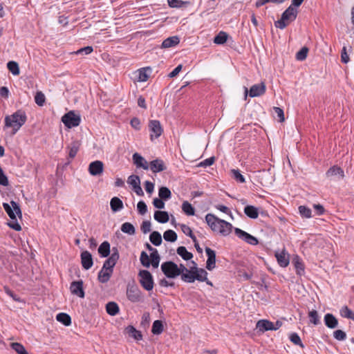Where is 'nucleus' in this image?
Masks as SVG:
<instances>
[{
    "mask_svg": "<svg viewBox=\"0 0 354 354\" xmlns=\"http://www.w3.org/2000/svg\"><path fill=\"white\" fill-rule=\"evenodd\" d=\"M161 270L168 278H176L180 275L178 266L173 261H166L162 263Z\"/></svg>",
    "mask_w": 354,
    "mask_h": 354,
    "instance_id": "6e6552de",
    "label": "nucleus"
},
{
    "mask_svg": "<svg viewBox=\"0 0 354 354\" xmlns=\"http://www.w3.org/2000/svg\"><path fill=\"white\" fill-rule=\"evenodd\" d=\"M205 252L207 256L206 268L211 271L216 267V252L210 248L206 247Z\"/></svg>",
    "mask_w": 354,
    "mask_h": 354,
    "instance_id": "2eb2a0df",
    "label": "nucleus"
},
{
    "mask_svg": "<svg viewBox=\"0 0 354 354\" xmlns=\"http://www.w3.org/2000/svg\"><path fill=\"white\" fill-rule=\"evenodd\" d=\"M292 263L296 270L297 274L301 276L304 274V264L299 256L296 255L294 257L292 260Z\"/></svg>",
    "mask_w": 354,
    "mask_h": 354,
    "instance_id": "b1692460",
    "label": "nucleus"
},
{
    "mask_svg": "<svg viewBox=\"0 0 354 354\" xmlns=\"http://www.w3.org/2000/svg\"><path fill=\"white\" fill-rule=\"evenodd\" d=\"M256 327L261 332L274 330V323L267 319H261L258 321Z\"/></svg>",
    "mask_w": 354,
    "mask_h": 354,
    "instance_id": "4be33fe9",
    "label": "nucleus"
},
{
    "mask_svg": "<svg viewBox=\"0 0 354 354\" xmlns=\"http://www.w3.org/2000/svg\"><path fill=\"white\" fill-rule=\"evenodd\" d=\"M183 211L188 216H193L195 214V209L188 201H184L182 204Z\"/></svg>",
    "mask_w": 354,
    "mask_h": 354,
    "instance_id": "a18cd8bd",
    "label": "nucleus"
},
{
    "mask_svg": "<svg viewBox=\"0 0 354 354\" xmlns=\"http://www.w3.org/2000/svg\"><path fill=\"white\" fill-rule=\"evenodd\" d=\"M150 257L151 259V261H150V264H151L153 268H157L159 266V263H160V260L158 250H154V251L151 253Z\"/></svg>",
    "mask_w": 354,
    "mask_h": 354,
    "instance_id": "c03bdc74",
    "label": "nucleus"
},
{
    "mask_svg": "<svg viewBox=\"0 0 354 354\" xmlns=\"http://www.w3.org/2000/svg\"><path fill=\"white\" fill-rule=\"evenodd\" d=\"M127 299L132 303L140 302L142 300V293L134 283H129L127 286Z\"/></svg>",
    "mask_w": 354,
    "mask_h": 354,
    "instance_id": "1a4fd4ad",
    "label": "nucleus"
},
{
    "mask_svg": "<svg viewBox=\"0 0 354 354\" xmlns=\"http://www.w3.org/2000/svg\"><path fill=\"white\" fill-rule=\"evenodd\" d=\"M0 185L3 186H8L9 181L8 177L4 174L2 168L0 167Z\"/></svg>",
    "mask_w": 354,
    "mask_h": 354,
    "instance_id": "69168bd1",
    "label": "nucleus"
},
{
    "mask_svg": "<svg viewBox=\"0 0 354 354\" xmlns=\"http://www.w3.org/2000/svg\"><path fill=\"white\" fill-rule=\"evenodd\" d=\"M7 68L14 75H18L20 73L19 66L17 62L10 61L7 63Z\"/></svg>",
    "mask_w": 354,
    "mask_h": 354,
    "instance_id": "58836bf2",
    "label": "nucleus"
},
{
    "mask_svg": "<svg viewBox=\"0 0 354 354\" xmlns=\"http://www.w3.org/2000/svg\"><path fill=\"white\" fill-rule=\"evenodd\" d=\"M70 290L73 295L84 298L85 296L82 280L74 281L71 283Z\"/></svg>",
    "mask_w": 354,
    "mask_h": 354,
    "instance_id": "4468645a",
    "label": "nucleus"
},
{
    "mask_svg": "<svg viewBox=\"0 0 354 354\" xmlns=\"http://www.w3.org/2000/svg\"><path fill=\"white\" fill-rule=\"evenodd\" d=\"M110 243L105 241L98 248V253L102 257H107L110 254Z\"/></svg>",
    "mask_w": 354,
    "mask_h": 354,
    "instance_id": "7c9ffc66",
    "label": "nucleus"
},
{
    "mask_svg": "<svg viewBox=\"0 0 354 354\" xmlns=\"http://www.w3.org/2000/svg\"><path fill=\"white\" fill-rule=\"evenodd\" d=\"M340 315L343 317L354 320V313L346 306H344L341 308Z\"/></svg>",
    "mask_w": 354,
    "mask_h": 354,
    "instance_id": "49530a36",
    "label": "nucleus"
},
{
    "mask_svg": "<svg viewBox=\"0 0 354 354\" xmlns=\"http://www.w3.org/2000/svg\"><path fill=\"white\" fill-rule=\"evenodd\" d=\"M121 230L122 232L129 235H133L136 233V229L134 226L129 222L124 223L122 225Z\"/></svg>",
    "mask_w": 354,
    "mask_h": 354,
    "instance_id": "a19ab883",
    "label": "nucleus"
},
{
    "mask_svg": "<svg viewBox=\"0 0 354 354\" xmlns=\"http://www.w3.org/2000/svg\"><path fill=\"white\" fill-rule=\"evenodd\" d=\"M176 252L177 254L185 261L190 260L193 257L192 253L188 252L185 246L178 247Z\"/></svg>",
    "mask_w": 354,
    "mask_h": 354,
    "instance_id": "f704fd0d",
    "label": "nucleus"
},
{
    "mask_svg": "<svg viewBox=\"0 0 354 354\" xmlns=\"http://www.w3.org/2000/svg\"><path fill=\"white\" fill-rule=\"evenodd\" d=\"M297 16V10L290 5L281 15L279 20L275 21L274 25L277 28L284 29L290 22L295 20Z\"/></svg>",
    "mask_w": 354,
    "mask_h": 354,
    "instance_id": "39448f33",
    "label": "nucleus"
},
{
    "mask_svg": "<svg viewBox=\"0 0 354 354\" xmlns=\"http://www.w3.org/2000/svg\"><path fill=\"white\" fill-rule=\"evenodd\" d=\"M11 348L18 354H28L25 347L20 343L14 342L11 344Z\"/></svg>",
    "mask_w": 354,
    "mask_h": 354,
    "instance_id": "3c124183",
    "label": "nucleus"
},
{
    "mask_svg": "<svg viewBox=\"0 0 354 354\" xmlns=\"http://www.w3.org/2000/svg\"><path fill=\"white\" fill-rule=\"evenodd\" d=\"M299 214H301V216L302 217H304V218H309L312 216V211L311 209L306 207V206H304V205H300L299 207Z\"/></svg>",
    "mask_w": 354,
    "mask_h": 354,
    "instance_id": "603ef678",
    "label": "nucleus"
},
{
    "mask_svg": "<svg viewBox=\"0 0 354 354\" xmlns=\"http://www.w3.org/2000/svg\"><path fill=\"white\" fill-rule=\"evenodd\" d=\"M110 206L111 210L114 212H116L123 208V203L119 198L115 196L111 198Z\"/></svg>",
    "mask_w": 354,
    "mask_h": 354,
    "instance_id": "c756f323",
    "label": "nucleus"
},
{
    "mask_svg": "<svg viewBox=\"0 0 354 354\" xmlns=\"http://www.w3.org/2000/svg\"><path fill=\"white\" fill-rule=\"evenodd\" d=\"M132 158L133 163L137 167H141L145 170L149 169V163L141 155L135 153Z\"/></svg>",
    "mask_w": 354,
    "mask_h": 354,
    "instance_id": "412c9836",
    "label": "nucleus"
},
{
    "mask_svg": "<svg viewBox=\"0 0 354 354\" xmlns=\"http://www.w3.org/2000/svg\"><path fill=\"white\" fill-rule=\"evenodd\" d=\"M275 257L281 267L286 268L289 264V255L283 250L280 253H276Z\"/></svg>",
    "mask_w": 354,
    "mask_h": 354,
    "instance_id": "a878e982",
    "label": "nucleus"
},
{
    "mask_svg": "<svg viewBox=\"0 0 354 354\" xmlns=\"http://www.w3.org/2000/svg\"><path fill=\"white\" fill-rule=\"evenodd\" d=\"M128 183L133 187V190L140 196H144V192L140 187V180L138 176L131 175L128 178Z\"/></svg>",
    "mask_w": 354,
    "mask_h": 354,
    "instance_id": "ddd939ff",
    "label": "nucleus"
},
{
    "mask_svg": "<svg viewBox=\"0 0 354 354\" xmlns=\"http://www.w3.org/2000/svg\"><path fill=\"white\" fill-rule=\"evenodd\" d=\"M120 257L119 252L117 248H112V253L111 256L104 262L103 269L111 270L113 272V268Z\"/></svg>",
    "mask_w": 354,
    "mask_h": 354,
    "instance_id": "9d476101",
    "label": "nucleus"
},
{
    "mask_svg": "<svg viewBox=\"0 0 354 354\" xmlns=\"http://www.w3.org/2000/svg\"><path fill=\"white\" fill-rule=\"evenodd\" d=\"M27 120V116L23 110H17L12 115L5 117V127L12 128V133L15 134Z\"/></svg>",
    "mask_w": 354,
    "mask_h": 354,
    "instance_id": "20e7f679",
    "label": "nucleus"
},
{
    "mask_svg": "<svg viewBox=\"0 0 354 354\" xmlns=\"http://www.w3.org/2000/svg\"><path fill=\"white\" fill-rule=\"evenodd\" d=\"M234 233L239 239L243 240L248 244L256 245L259 243L258 239L256 237L239 228L236 227L234 229Z\"/></svg>",
    "mask_w": 354,
    "mask_h": 354,
    "instance_id": "f8f14e48",
    "label": "nucleus"
},
{
    "mask_svg": "<svg viewBox=\"0 0 354 354\" xmlns=\"http://www.w3.org/2000/svg\"><path fill=\"white\" fill-rule=\"evenodd\" d=\"M228 38V35L223 31L219 32L214 39V43L216 44H225Z\"/></svg>",
    "mask_w": 354,
    "mask_h": 354,
    "instance_id": "ea45409f",
    "label": "nucleus"
},
{
    "mask_svg": "<svg viewBox=\"0 0 354 354\" xmlns=\"http://www.w3.org/2000/svg\"><path fill=\"white\" fill-rule=\"evenodd\" d=\"M333 337L338 341H344L346 339V334L342 330H336L333 332Z\"/></svg>",
    "mask_w": 354,
    "mask_h": 354,
    "instance_id": "13d9d810",
    "label": "nucleus"
},
{
    "mask_svg": "<svg viewBox=\"0 0 354 354\" xmlns=\"http://www.w3.org/2000/svg\"><path fill=\"white\" fill-rule=\"evenodd\" d=\"M131 126L136 130L140 129V120L139 118L134 117L130 121Z\"/></svg>",
    "mask_w": 354,
    "mask_h": 354,
    "instance_id": "774afa93",
    "label": "nucleus"
},
{
    "mask_svg": "<svg viewBox=\"0 0 354 354\" xmlns=\"http://www.w3.org/2000/svg\"><path fill=\"white\" fill-rule=\"evenodd\" d=\"M149 169L153 173H158L165 171L167 167L162 160L157 158L149 162Z\"/></svg>",
    "mask_w": 354,
    "mask_h": 354,
    "instance_id": "f3484780",
    "label": "nucleus"
},
{
    "mask_svg": "<svg viewBox=\"0 0 354 354\" xmlns=\"http://www.w3.org/2000/svg\"><path fill=\"white\" fill-rule=\"evenodd\" d=\"M164 329L162 322L160 320H156L153 322L151 328V332L154 335H160L162 333Z\"/></svg>",
    "mask_w": 354,
    "mask_h": 354,
    "instance_id": "4c0bfd02",
    "label": "nucleus"
},
{
    "mask_svg": "<svg viewBox=\"0 0 354 354\" xmlns=\"http://www.w3.org/2000/svg\"><path fill=\"white\" fill-rule=\"evenodd\" d=\"M180 39L177 36H173L165 39L162 43V48H167L178 44Z\"/></svg>",
    "mask_w": 354,
    "mask_h": 354,
    "instance_id": "cd10ccee",
    "label": "nucleus"
},
{
    "mask_svg": "<svg viewBox=\"0 0 354 354\" xmlns=\"http://www.w3.org/2000/svg\"><path fill=\"white\" fill-rule=\"evenodd\" d=\"M290 340L295 345H298L301 348L304 347V346L301 340L300 337L296 333H292L290 334Z\"/></svg>",
    "mask_w": 354,
    "mask_h": 354,
    "instance_id": "5fc2aeb1",
    "label": "nucleus"
},
{
    "mask_svg": "<svg viewBox=\"0 0 354 354\" xmlns=\"http://www.w3.org/2000/svg\"><path fill=\"white\" fill-rule=\"evenodd\" d=\"M177 234L172 230H167L163 234V238L166 241L174 242L177 240Z\"/></svg>",
    "mask_w": 354,
    "mask_h": 354,
    "instance_id": "37998d69",
    "label": "nucleus"
},
{
    "mask_svg": "<svg viewBox=\"0 0 354 354\" xmlns=\"http://www.w3.org/2000/svg\"><path fill=\"white\" fill-rule=\"evenodd\" d=\"M232 177L238 183H243L245 182L244 176L241 174L239 169L231 170Z\"/></svg>",
    "mask_w": 354,
    "mask_h": 354,
    "instance_id": "09e8293b",
    "label": "nucleus"
},
{
    "mask_svg": "<svg viewBox=\"0 0 354 354\" xmlns=\"http://www.w3.org/2000/svg\"><path fill=\"white\" fill-rule=\"evenodd\" d=\"M309 51L308 48L304 46L296 53V59L299 61H304L306 59L308 53Z\"/></svg>",
    "mask_w": 354,
    "mask_h": 354,
    "instance_id": "8fccbe9b",
    "label": "nucleus"
},
{
    "mask_svg": "<svg viewBox=\"0 0 354 354\" xmlns=\"http://www.w3.org/2000/svg\"><path fill=\"white\" fill-rule=\"evenodd\" d=\"M180 228L182 232L186 234L187 236H189L192 241H194L196 236L193 234L192 229L185 224H181Z\"/></svg>",
    "mask_w": 354,
    "mask_h": 354,
    "instance_id": "6e6d98bb",
    "label": "nucleus"
},
{
    "mask_svg": "<svg viewBox=\"0 0 354 354\" xmlns=\"http://www.w3.org/2000/svg\"><path fill=\"white\" fill-rule=\"evenodd\" d=\"M192 263L193 266L191 273H183L181 279L186 283H193L195 280L205 281L207 285L212 286V283L207 279V272L203 268H198L195 261H192Z\"/></svg>",
    "mask_w": 354,
    "mask_h": 354,
    "instance_id": "f03ea898",
    "label": "nucleus"
},
{
    "mask_svg": "<svg viewBox=\"0 0 354 354\" xmlns=\"http://www.w3.org/2000/svg\"><path fill=\"white\" fill-rule=\"evenodd\" d=\"M266 85L263 82L254 84L250 87V89L249 91V95L251 97L261 96L266 93Z\"/></svg>",
    "mask_w": 354,
    "mask_h": 354,
    "instance_id": "dca6fc26",
    "label": "nucleus"
},
{
    "mask_svg": "<svg viewBox=\"0 0 354 354\" xmlns=\"http://www.w3.org/2000/svg\"><path fill=\"white\" fill-rule=\"evenodd\" d=\"M45 95L41 91L37 92L35 96V103L39 106H43L45 102Z\"/></svg>",
    "mask_w": 354,
    "mask_h": 354,
    "instance_id": "4d7b16f0",
    "label": "nucleus"
},
{
    "mask_svg": "<svg viewBox=\"0 0 354 354\" xmlns=\"http://www.w3.org/2000/svg\"><path fill=\"white\" fill-rule=\"evenodd\" d=\"M149 128L151 131L150 138L151 140H153V137H155V138H159L163 132L160 122L157 120H150L149 122Z\"/></svg>",
    "mask_w": 354,
    "mask_h": 354,
    "instance_id": "9b49d317",
    "label": "nucleus"
},
{
    "mask_svg": "<svg viewBox=\"0 0 354 354\" xmlns=\"http://www.w3.org/2000/svg\"><path fill=\"white\" fill-rule=\"evenodd\" d=\"M205 221L211 230L226 236L229 235L232 230V225L229 222L220 219L212 214H207L205 216Z\"/></svg>",
    "mask_w": 354,
    "mask_h": 354,
    "instance_id": "f257e3e1",
    "label": "nucleus"
},
{
    "mask_svg": "<svg viewBox=\"0 0 354 354\" xmlns=\"http://www.w3.org/2000/svg\"><path fill=\"white\" fill-rule=\"evenodd\" d=\"M106 310L109 315L115 316L119 313V306L115 302L110 301L106 305Z\"/></svg>",
    "mask_w": 354,
    "mask_h": 354,
    "instance_id": "2f4dec72",
    "label": "nucleus"
},
{
    "mask_svg": "<svg viewBox=\"0 0 354 354\" xmlns=\"http://www.w3.org/2000/svg\"><path fill=\"white\" fill-rule=\"evenodd\" d=\"M56 319L59 322L63 324L66 326H70L71 324V317L64 313L57 314Z\"/></svg>",
    "mask_w": 354,
    "mask_h": 354,
    "instance_id": "e433bc0d",
    "label": "nucleus"
},
{
    "mask_svg": "<svg viewBox=\"0 0 354 354\" xmlns=\"http://www.w3.org/2000/svg\"><path fill=\"white\" fill-rule=\"evenodd\" d=\"M327 178H332L333 176H338L339 179H343L344 177V170L337 165H334L330 167L326 173Z\"/></svg>",
    "mask_w": 354,
    "mask_h": 354,
    "instance_id": "aec40b11",
    "label": "nucleus"
},
{
    "mask_svg": "<svg viewBox=\"0 0 354 354\" xmlns=\"http://www.w3.org/2000/svg\"><path fill=\"white\" fill-rule=\"evenodd\" d=\"M167 3L171 8H181L184 4L189 3L181 0H167Z\"/></svg>",
    "mask_w": 354,
    "mask_h": 354,
    "instance_id": "bf43d9fd",
    "label": "nucleus"
},
{
    "mask_svg": "<svg viewBox=\"0 0 354 354\" xmlns=\"http://www.w3.org/2000/svg\"><path fill=\"white\" fill-rule=\"evenodd\" d=\"M163 199H161L160 198H156L153 201V205L155 207L158 209H163L165 207V203L163 202Z\"/></svg>",
    "mask_w": 354,
    "mask_h": 354,
    "instance_id": "338daca9",
    "label": "nucleus"
},
{
    "mask_svg": "<svg viewBox=\"0 0 354 354\" xmlns=\"http://www.w3.org/2000/svg\"><path fill=\"white\" fill-rule=\"evenodd\" d=\"M137 209L139 214L141 215L145 214L146 212H147V206L146 203L142 201H140L138 203Z\"/></svg>",
    "mask_w": 354,
    "mask_h": 354,
    "instance_id": "680f3d73",
    "label": "nucleus"
},
{
    "mask_svg": "<svg viewBox=\"0 0 354 354\" xmlns=\"http://www.w3.org/2000/svg\"><path fill=\"white\" fill-rule=\"evenodd\" d=\"M149 240L156 246L160 245L162 241L160 233L157 231H153L151 233Z\"/></svg>",
    "mask_w": 354,
    "mask_h": 354,
    "instance_id": "c9c22d12",
    "label": "nucleus"
},
{
    "mask_svg": "<svg viewBox=\"0 0 354 354\" xmlns=\"http://www.w3.org/2000/svg\"><path fill=\"white\" fill-rule=\"evenodd\" d=\"M80 142L78 140H73L66 147V149L68 150V158L72 160L73 159L80 147Z\"/></svg>",
    "mask_w": 354,
    "mask_h": 354,
    "instance_id": "5701e85b",
    "label": "nucleus"
},
{
    "mask_svg": "<svg viewBox=\"0 0 354 354\" xmlns=\"http://www.w3.org/2000/svg\"><path fill=\"white\" fill-rule=\"evenodd\" d=\"M62 122L67 128L71 129L80 125L81 118L80 115L76 114L73 111H71L62 116Z\"/></svg>",
    "mask_w": 354,
    "mask_h": 354,
    "instance_id": "0eeeda50",
    "label": "nucleus"
},
{
    "mask_svg": "<svg viewBox=\"0 0 354 354\" xmlns=\"http://www.w3.org/2000/svg\"><path fill=\"white\" fill-rule=\"evenodd\" d=\"M10 205H11L6 203H3V207L4 210L11 219L8 225L10 228L16 231H20L21 230V227L17 220V215L19 218H21L22 216L20 206L17 202L14 201H11Z\"/></svg>",
    "mask_w": 354,
    "mask_h": 354,
    "instance_id": "7ed1b4c3",
    "label": "nucleus"
},
{
    "mask_svg": "<svg viewBox=\"0 0 354 354\" xmlns=\"http://www.w3.org/2000/svg\"><path fill=\"white\" fill-rule=\"evenodd\" d=\"M139 282L141 286L146 290H152L154 286L153 276L151 272L146 270H140L138 273Z\"/></svg>",
    "mask_w": 354,
    "mask_h": 354,
    "instance_id": "423d86ee",
    "label": "nucleus"
},
{
    "mask_svg": "<svg viewBox=\"0 0 354 354\" xmlns=\"http://www.w3.org/2000/svg\"><path fill=\"white\" fill-rule=\"evenodd\" d=\"M151 222L149 221H145L142 223L140 229L144 234H147L151 231Z\"/></svg>",
    "mask_w": 354,
    "mask_h": 354,
    "instance_id": "0e129e2a",
    "label": "nucleus"
},
{
    "mask_svg": "<svg viewBox=\"0 0 354 354\" xmlns=\"http://www.w3.org/2000/svg\"><path fill=\"white\" fill-rule=\"evenodd\" d=\"M308 317L310 318V322L314 325H318L321 323L319 316L317 310H312L310 311L308 313Z\"/></svg>",
    "mask_w": 354,
    "mask_h": 354,
    "instance_id": "de8ad7c7",
    "label": "nucleus"
},
{
    "mask_svg": "<svg viewBox=\"0 0 354 354\" xmlns=\"http://www.w3.org/2000/svg\"><path fill=\"white\" fill-rule=\"evenodd\" d=\"M129 333L131 334V335L137 340L142 339V334L140 331L137 330L133 326L128 327Z\"/></svg>",
    "mask_w": 354,
    "mask_h": 354,
    "instance_id": "052dcab7",
    "label": "nucleus"
},
{
    "mask_svg": "<svg viewBox=\"0 0 354 354\" xmlns=\"http://www.w3.org/2000/svg\"><path fill=\"white\" fill-rule=\"evenodd\" d=\"M214 162H215V157L212 156V157L208 158L204 160L203 161L201 162L198 164V166L203 167H207L212 165Z\"/></svg>",
    "mask_w": 354,
    "mask_h": 354,
    "instance_id": "e2e57ef3",
    "label": "nucleus"
},
{
    "mask_svg": "<svg viewBox=\"0 0 354 354\" xmlns=\"http://www.w3.org/2000/svg\"><path fill=\"white\" fill-rule=\"evenodd\" d=\"M158 195L161 199L167 201L171 196V192L167 187H161L158 190Z\"/></svg>",
    "mask_w": 354,
    "mask_h": 354,
    "instance_id": "79ce46f5",
    "label": "nucleus"
},
{
    "mask_svg": "<svg viewBox=\"0 0 354 354\" xmlns=\"http://www.w3.org/2000/svg\"><path fill=\"white\" fill-rule=\"evenodd\" d=\"M154 219L160 223L168 222L169 216L167 212L156 211L154 213Z\"/></svg>",
    "mask_w": 354,
    "mask_h": 354,
    "instance_id": "c85d7f7f",
    "label": "nucleus"
},
{
    "mask_svg": "<svg viewBox=\"0 0 354 354\" xmlns=\"http://www.w3.org/2000/svg\"><path fill=\"white\" fill-rule=\"evenodd\" d=\"M140 260L143 266L146 268H149L150 266V259L146 252L142 251L141 252Z\"/></svg>",
    "mask_w": 354,
    "mask_h": 354,
    "instance_id": "864d4df0",
    "label": "nucleus"
},
{
    "mask_svg": "<svg viewBox=\"0 0 354 354\" xmlns=\"http://www.w3.org/2000/svg\"><path fill=\"white\" fill-rule=\"evenodd\" d=\"M103 167L102 161L95 160L90 163L88 171L92 176H98L103 172Z\"/></svg>",
    "mask_w": 354,
    "mask_h": 354,
    "instance_id": "a211bd4d",
    "label": "nucleus"
},
{
    "mask_svg": "<svg viewBox=\"0 0 354 354\" xmlns=\"http://www.w3.org/2000/svg\"><path fill=\"white\" fill-rule=\"evenodd\" d=\"M113 272L111 270H105L102 268V270L99 272L97 275V279L100 282L104 283L109 281L112 274Z\"/></svg>",
    "mask_w": 354,
    "mask_h": 354,
    "instance_id": "bb28decb",
    "label": "nucleus"
},
{
    "mask_svg": "<svg viewBox=\"0 0 354 354\" xmlns=\"http://www.w3.org/2000/svg\"><path fill=\"white\" fill-rule=\"evenodd\" d=\"M244 213L250 218H257L259 216L258 209L253 205H247L244 208Z\"/></svg>",
    "mask_w": 354,
    "mask_h": 354,
    "instance_id": "473e14b6",
    "label": "nucleus"
},
{
    "mask_svg": "<svg viewBox=\"0 0 354 354\" xmlns=\"http://www.w3.org/2000/svg\"><path fill=\"white\" fill-rule=\"evenodd\" d=\"M151 69L150 67H145L140 68L138 71V80L139 82H146L149 79V74L148 72H151Z\"/></svg>",
    "mask_w": 354,
    "mask_h": 354,
    "instance_id": "72a5a7b5",
    "label": "nucleus"
},
{
    "mask_svg": "<svg viewBox=\"0 0 354 354\" xmlns=\"http://www.w3.org/2000/svg\"><path fill=\"white\" fill-rule=\"evenodd\" d=\"M325 325L329 328H335L338 326V320L331 313H326L324 318Z\"/></svg>",
    "mask_w": 354,
    "mask_h": 354,
    "instance_id": "393cba45",
    "label": "nucleus"
},
{
    "mask_svg": "<svg viewBox=\"0 0 354 354\" xmlns=\"http://www.w3.org/2000/svg\"><path fill=\"white\" fill-rule=\"evenodd\" d=\"M81 263L85 270H88L93 266L92 255L88 251L86 250L81 253Z\"/></svg>",
    "mask_w": 354,
    "mask_h": 354,
    "instance_id": "6ab92c4d",
    "label": "nucleus"
}]
</instances>
